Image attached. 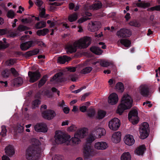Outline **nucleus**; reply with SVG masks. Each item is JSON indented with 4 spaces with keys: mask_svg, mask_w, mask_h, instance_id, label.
<instances>
[{
    "mask_svg": "<svg viewBox=\"0 0 160 160\" xmlns=\"http://www.w3.org/2000/svg\"><path fill=\"white\" fill-rule=\"evenodd\" d=\"M6 154L9 157H12L15 153L13 146L11 145L7 146L5 149Z\"/></svg>",
    "mask_w": 160,
    "mask_h": 160,
    "instance_id": "obj_22",
    "label": "nucleus"
},
{
    "mask_svg": "<svg viewBox=\"0 0 160 160\" xmlns=\"http://www.w3.org/2000/svg\"><path fill=\"white\" fill-rule=\"evenodd\" d=\"M78 15L75 13L69 15L68 17V20L71 22L76 21L78 18Z\"/></svg>",
    "mask_w": 160,
    "mask_h": 160,
    "instance_id": "obj_38",
    "label": "nucleus"
},
{
    "mask_svg": "<svg viewBox=\"0 0 160 160\" xmlns=\"http://www.w3.org/2000/svg\"><path fill=\"white\" fill-rule=\"evenodd\" d=\"M150 10L152 11H160V5H157L155 6L151 7L150 8Z\"/></svg>",
    "mask_w": 160,
    "mask_h": 160,
    "instance_id": "obj_60",
    "label": "nucleus"
},
{
    "mask_svg": "<svg viewBox=\"0 0 160 160\" xmlns=\"http://www.w3.org/2000/svg\"><path fill=\"white\" fill-rule=\"evenodd\" d=\"M46 78V76H44L40 80L38 84V86L39 87H41L45 83L47 80Z\"/></svg>",
    "mask_w": 160,
    "mask_h": 160,
    "instance_id": "obj_51",
    "label": "nucleus"
},
{
    "mask_svg": "<svg viewBox=\"0 0 160 160\" xmlns=\"http://www.w3.org/2000/svg\"><path fill=\"white\" fill-rule=\"evenodd\" d=\"M8 30L7 29H0V35H2L8 33Z\"/></svg>",
    "mask_w": 160,
    "mask_h": 160,
    "instance_id": "obj_59",
    "label": "nucleus"
},
{
    "mask_svg": "<svg viewBox=\"0 0 160 160\" xmlns=\"http://www.w3.org/2000/svg\"><path fill=\"white\" fill-rule=\"evenodd\" d=\"M35 3L38 7L40 8L41 7L43 2L41 0H36Z\"/></svg>",
    "mask_w": 160,
    "mask_h": 160,
    "instance_id": "obj_63",
    "label": "nucleus"
},
{
    "mask_svg": "<svg viewBox=\"0 0 160 160\" xmlns=\"http://www.w3.org/2000/svg\"><path fill=\"white\" fill-rule=\"evenodd\" d=\"M120 125V121L117 118H114L111 119L108 122V127L109 128L112 130H117Z\"/></svg>",
    "mask_w": 160,
    "mask_h": 160,
    "instance_id": "obj_7",
    "label": "nucleus"
},
{
    "mask_svg": "<svg viewBox=\"0 0 160 160\" xmlns=\"http://www.w3.org/2000/svg\"><path fill=\"white\" fill-rule=\"evenodd\" d=\"M121 160H131V156L128 152L123 153L121 156Z\"/></svg>",
    "mask_w": 160,
    "mask_h": 160,
    "instance_id": "obj_29",
    "label": "nucleus"
},
{
    "mask_svg": "<svg viewBox=\"0 0 160 160\" xmlns=\"http://www.w3.org/2000/svg\"><path fill=\"white\" fill-rule=\"evenodd\" d=\"M15 15V13L12 10H9L7 14V17L9 18H12L14 17Z\"/></svg>",
    "mask_w": 160,
    "mask_h": 160,
    "instance_id": "obj_48",
    "label": "nucleus"
},
{
    "mask_svg": "<svg viewBox=\"0 0 160 160\" xmlns=\"http://www.w3.org/2000/svg\"><path fill=\"white\" fill-rule=\"evenodd\" d=\"M92 40L88 37H84L74 42V45L78 48L82 49L87 48L91 43Z\"/></svg>",
    "mask_w": 160,
    "mask_h": 160,
    "instance_id": "obj_3",
    "label": "nucleus"
},
{
    "mask_svg": "<svg viewBox=\"0 0 160 160\" xmlns=\"http://www.w3.org/2000/svg\"><path fill=\"white\" fill-rule=\"evenodd\" d=\"M106 112L103 110H99L98 111L97 118L99 119H102L106 115Z\"/></svg>",
    "mask_w": 160,
    "mask_h": 160,
    "instance_id": "obj_33",
    "label": "nucleus"
},
{
    "mask_svg": "<svg viewBox=\"0 0 160 160\" xmlns=\"http://www.w3.org/2000/svg\"><path fill=\"white\" fill-rule=\"evenodd\" d=\"M35 130L38 132H45L48 130L46 125L43 123H38L34 127Z\"/></svg>",
    "mask_w": 160,
    "mask_h": 160,
    "instance_id": "obj_17",
    "label": "nucleus"
},
{
    "mask_svg": "<svg viewBox=\"0 0 160 160\" xmlns=\"http://www.w3.org/2000/svg\"><path fill=\"white\" fill-rule=\"evenodd\" d=\"M95 132V134L98 138H101L105 135L106 133L105 130L103 128L96 127L93 130Z\"/></svg>",
    "mask_w": 160,
    "mask_h": 160,
    "instance_id": "obj_18",
    "label": "nucleus"
},
{
    "mask_svg": "<svg viewBox=\"0 0 160 160\" xmlns=\"http://www.w3.org/2000/svg\"><path fill=\"white\" fill-rule=\"evenodd\" d=\"M140 138L141 139H143L146 138L148 136L149 131L139 129Z\"/></svg>",
    "mask_w": 160,
    "mask_h": 160,
    "instance_id": "obj_25",
    "label": "nucleus"
},
{
    "mask_svg": "<svg viewBox=\"0 0 160 160\" xmlns=\"http://www.w3.org/2000/svg\"><path fill=\"white\" fill-rule=\"evenodd\" d=\"M143 105L145 106V107L146 108H147L148 107L150 108L152 106V104L151 103V102L149 101H147L144 102L143 103Z\"/></svg>",
    "mask_w": 160,
    "mask_h": 160,
    "instance_id": "obj_57",
    "label": "nucleus"
},
{
    "mask_svg": "<svg viewBox=\"0 0 160 160\" xmlns=\"http://www.w3.org/2000/svg\"><path fill=\"white\" fill-rule=\"evenodd\" d=\"M92 70V67H88L82 69L80 72L82 74H86L90 72Z\"/></svg>",
    "mask_w": 160,
    "mask_h": 160,
    "instance_id": "obj_40",
    "label": "nucleus"
},
{
    "mask_svg": "<svg viewBox=\"0 0 160 160\" xmlns=\"http://www.w3.org/2000/svg\"><path fill=\"white\" fill-rule=\"evenodd\" d=\"M118 101V95L115 93H112L108 96V102L110 105H114L116 104Z\"/></svg>",
    "mask_w": 160,
    "mask_h": 160,
    "instance_id": "obj_11",
    "label": "nucleus"
},
{
    "mask_svg": "<svg viewBox=\"0 0 160 160\" xmlns=\"http://www.w3.org/2000/svg\"><path fill=\"white\" fill-rule=\"evenodd\" d=\"M71 59V58L66 56H64L63 57H59L58 59V63L63 64L66 62H68Z\"/></svg>",
    "mask_w": 160,
    "mask_h": 160,
    "instance_id": "obj_27",
    "label": "nucleus"
},
{
    "mask_svg": "<svg viewBox=\"0 0 160 160\" xmlns=\"http://www.w3.org/2000/svg\"><path fill=\"white\" fill-rule=\"evenodd\" d=\"M90 18L88 17H82L79 19L78 20V22L79 23H81L83 22H84L89 19Z\"/></svg>",
    "mask_w": 160,
    "mask_h": 160,
    "instance_id": "obj_58",
    "label": "nucleus"
},
{
    "mask_svg": "<svg viewBox=\"0 0 160 160\" xmlns=\"http://www.w3.org/2000/svg\"><path fill=\"white\" fill-rule=\"evenodd\" d=\"M96 113L95 110L93 109H90L88 111V116L90 118H93Z\"/></svg>",
    "mask_w": 160,
    "mask_h": 160,
    "instance_id": "obj_43",
    "label": "nucleus"
},
{
    "mask_svg": "<svg viewBox=\"0 0 160 160\" xmlns=\"http://www.w3.org/2000/svg\"><path fill=\"white\" fill-rule=\"evenodd\" d=\"M90 49L91 51L98 55H101L102 52L100 48L94 46L92 47Z\"/></svg>",
    "mask_w": 160,
    "mask_h": 160,
    "instance_id": "obj_30",
    "label": "nucleus"
},
{
    "mask_svg": "<svg viewBox=\"0 0 160 160\" xmlns=\"http://www.w3.org/2000/svg\"><path fill=\"white\" fill-rule=\"evenodd\" d=\"M156 78L157 81L159 82L160 81V67H159L158 69L156 70Z\"/></svg>",
    "mask_w": 160,
    "mask_h": 160,
    "instance_id": "obj_55",
    "label": "nucleus"
},
{
    "mask_svg": "<svg viewBox=\"0 0 160 160\" xmlns=\"http://www.w3.org/2000/svg\"><path fill=\"white\" fill-rule=\"evenodd\" d=\"M27 29V27L22 25H20L18 27L17 30V32L18 33V32H22Z\"/></svg>",
    "mask_w": 160,
    "mask_h": 160,
    "instance_id": "obj_49",
    "label": "nucleus"
},
{
    "mask_svg": "<svg viewBox=\"0 0 160 160\" xmlns=\"http://www.w3.org/2000/svg\"><path fill=\"white\" fill-rule=\"evenodd\" d=\"M101 26V23L99 22H91L89 24L88 30L91 32L96 31L98 30Z\"/></svg>",
    "mask_w": 160,
    "mask_h": 160,
    "instance_id": "obj_12",
    "label": "nucleus"
},
{
    "mask_svg": "<svg viewBox=\"0 0 160 160\" xmlns=\"http://www.w3.org/2000/svg\"><path fill=\"white\" fill-rule=\"evenodd\" d=\"M115 87L119 92H122L124 91V86L123 84L121 82H118L116 84Z\"/></svg>",
    "mask_w": 160,
    "mask_h": 160,
    "instance_id": "obj_37",
    "label": "nucleus"
},
{
    "mask_svg": "<svg viewBox=\"0 0 160 160\" xmlns=\"http://www.w3.org/2000/svg\"><path fill=\"white\" fill-rule=\"evenodd\" d=\"M139 129L149 131L148 124L147 122L142 123L140 125Z\"/></svg>",
    "mask_w": 160,
    "mask_h": 160,
    "instance_id": "obj_32",
    "label": "nucleus"
},
{
    "mask_svg": "<svg viewBox=\"0 0 160 160\" xmlns=\"http://www.w3.org/2000/svg\"><path fill=\"white\" fill-rule=\"evenodd\" d=\"M77 127L74 125H72L67 129V131L68 132H72L75 131L76 130Z\"/></svg>",
    "mask_w": 160,
    "mask_h": 160,
    "instance_id": "obj_46",
    "label": "nucleus"
},
{
    "mask_svg": "<svg viewBox=\"0 0 160 160\" xmlns=\"http://www.w3.org/2000/svg\"><path fill=\"white\" fill-rule=\"evenodd\" d=\"M33 44V42L32 41L23 42L21 44L20 48L22 50L25 51L32 46Z\"/></svg>",
    "mask_w": 160,
    "mask_h": 160,
    "instance_id": "obj_23",
    "label": "nucleus"
},
{
    "mask_svg": "<svg viewBox=\"0 0 160 160\" xmlns=\"http://www.w3.org/2000/svg\"><path fill=\"white\" fill-rule=\"evenodd\" d=\"M100 65L103 67H108L109 66H111L115 68V66L113 63L111 62H108L106 60H101L100 62Z\"/></svg>",
    "mask_w": 160,
    "mask_h": 160,
    "instance_id": "obj_26",
    "label": "nucleus"
},
{
    "mask_svg": "<svg viewBox=\"0 0 160 160\" xmlns=\"http://www.w3.org/2000/svg\"><path fill=\"white\" fill-rule=\"evenodd\" d=\"M88 132L87 128H80L75 132L73 137L71 138L69 135H65L60 131H57L55 136V142L58 144L64 143L67 145L76 146L81 143V139L87 135Z\"/></svg>",
    "mask_w": 160,
    "mask_h": 160,
    "instance_id": "obj_1",
    "label": "nucleus"
},
{
    "mask_svg": "<svg viewBox=\"0 0 160 160\" xmlns=\"http://www.w3.org/2000/svg\"><path fill=\"white\" fill-rule=\"evenodd\" d=\"M8 36L9 37H14L18 35L19 34L17 32V31H16L15 32H8Z\"/></svg>",
    "mask_w": 160,
    "mask_h": 160,
    "instance_id": "obj_54",
    "label": "nucleus"
},
{
    "mask_svg": "<svg viewBox=\"0 0 160 160\" xmlns=\"http://www.w3.org/2000/svg\"><path fill=\"white\" fill-rule=\"evenodd\" d=\"M12 82L14 86H19L22 84L23 80L22 78H18L13 80Z\"/></svg>",
    "mask_w": 160,
    "mask_h": 160,
    "instance_id": "obj_31",
    "label": "nucleus"
},
{
    "mask_svg": "<svg viewBox=\"0 0 160 160\" xmlns=\"http://www.w3.org/2000/svg\"><path fill=\"white\" fill-rule=\"evenodd\" d=\"M40 9V14L39 15L40 17L43 18L44 17L45 14V9L44 8V7L42 6L41 7L39 8Z\"/></svg>",
    "mask_w": 160,
    "mask_h": 160,
    "instance_id": "obj_47",
    "label": "nucleus"
},
{
    "mask_svg": "<svg viewBox=\"0 0 160 160\" xmlns=\"http://www.w3.org/2000/svg\"><path fill=\"white\" fill-rule=\"evenodd\" d=\"M49 30L48 29L44 28L42 30H38L37 31V34L39 36H44L48 32Z\"/></svg>",
    "mask_w": 160,
    "mask_h": 160,
    "instance_id": "obj_36",
    "label": "nucleus"
},
{
    "mask_svg": "<svg viewBox=\"0 0 160 160\" xmlns=\"http://www.w3.org/2000/svg\"><path fill=\"white\" fill-rule=\"evenodd\" d=\"M47 23L49 25V27L51 28L54 27L55 25V22H52L51 20H48Z\"/></svg>",
    "mask_w": 160,
    "mask_h": 160,
    "instance_id": "obj_61",
    "label": "nucleus"
},
{
    "mask_svg": "<svg viewBox=\"0 0 160 160\" xmlns=\"http://www.w3.org/2000/svg\"><path fill=\"white\" fill-rule=\"evenodd\" d=\"M116 34L119 38H124L130 36L132 34V32L129 29L122 28L118 31Z\"/></svg>",
    "mask_w": 160,
    "mask_h": 160,
    "instance_id": "obj_8",
    "label": "nucleus"
},
{
    "mask_svg": "<svg viewBox=\"0 0 160 160\" xmlns=\"http://www.w3.org/2000/svg\"><path fill=\"white\" fill-rule=\"evenodd\" d=\"M40 104V101L38 100H36L33 101L32 102V107L33 108H35L37 107L38 105Z\"/></svg>",
    "mask_w": 160,
    "mask_h": 160,
    "instance_id": "obj_53",
    "label": "nucleus"
},
{
    "mask_svg": "<svg viewBox=\"0 0 160 160\" xmlns=\"http://www.w3.org/2000/svg\"><path fill=\"white\" fill-rule=\"evenodd\" d=\"M40 157V153L36 151L34 147H30L27 149L26 157L28 160H38Z\"/></svg>",
    "mask_w": 160,
    "mask_h": 160,
    "instance_id": "obj_4",
    "label": "nucleus"
},
{
    "mask_svg": "<svg viewBox=\"0 0 160 160\" xmlns=\"http://www.w3.org/2000/svg\"><path fill=\"white\" fill-rule=\"evenodd\" d=\"M123 141L126 145L129 146L133 145L135 142L133 136L130 134L125 135Z\"/></svg>",
    "mask_w": 160,
    "mask_h": 160,
    "instance_id": "obj_16",
    "label": "nucleus"
},
{
    "mask_svg": "<svg viewBox=\"0 0 160 160\" xmlns=\"http://www.w3.org/2000/svg\"><path fill=\"white\" fill-rule=\"evenodd\" d=\"M102 6V2L99 1H98L96 2L92 5H90L88 4L86 5L85 7V9L86 10H97L101 8Z\"/></svg>",
    "mask_w": 160,
    "mask_h": 160,
    "instance_id": "obj_9",
    "label": "nucleus"
},
{
    "mask_svg": "<svg viewBox=\"0 0 160 160\" xmlns=\"http://www.w3.org/2000/svg\"><path fill=\"white\" fill-rule=\"evenodd\" d=\"M28 75L30 78L29 81L31 82H34L36 81L40 77V74L38 72H32L29 71L28 72Z\"/></svg>",
    "mask_w": 160,
    "mask_h": 160,
    "instance_id": "obj_14",
    "label": "nucleus"
},
{
    "mask_svg": "<svg viewBox=\"0 0 160 160\" xmlns=\"http://www.w3.org/2000/svg\"><path fill=\"white\" fill-rule=\"evenodd\" d=\"M108 147V143L104 141L97 142H96L94 144V148L98 150H105Z\"/></svg>",
    "mask_w": 160,
    "mask_h": 160,
    "instance_id": "obj_10",
    "label": "nucleus"
},
{
    "mask_svg": "<svg viewBox=\"0 0 160 160\" xmlns=\"http://www.w3.org/2000/svg\"><path fill=\"white\" fill-rule=\"evenodd\" d=\"M68 78L73 82H75L77 79L76 75L75 74L70 75L68 77Z\"/></svg>",
    "mask_w": 160,
    "mask_h": 160,
    "instance_id": "obj_56",
    "label": "nucleus"
},
{
    "mask_svg": "<svg viewBox=\"0 0 160 160\" xmlns=\"http://www.w3.org/2000/svg\"><path fill=\"white\" fill-rule=\"evenodd\" d=\"M150 4L149 3L143 2H137L136 4V5L138 7L142 8L149 7L150 6Z\"/></svg>",
    "mask_w": 160,
    "mask_h": 160,
    "instance_id": "obj_41",
    "label": "nucleus"
},
{
    "mask_svg": "<svg viewBox=\"0 0 160 160\" xmlns=\"http://www.w3.org/2000/svg\"><path fill=\"white\" fill-rule=\"evenodd\" d=\"M2 131L0 134L3 137L5 136L6 134L7 130L6 127L4 126H2L1 127Z\"/></svg>",
    "mask_w": 160,
    "mask_h": 160,
    "instance_id": "obj_52",
    "label": "nucleus"
},
{
    "mask_svg": "<svg viewBox=\"0 0 160 160\" xmlns=\"http://www.w3.org/2000/svg\"><path fill=\"white\" fill-rule=\"evenodd\" d=\"M95 132L93 130L88 135L86 139V143L87 144H90L96 138H98L95 134Z\"/></svg>",
    "mask_w": 160,
    "mask_h": 160,
    "instance_id": "obj_20",
    "label": "nucleus"
},
{
    "mask_svg": "<svg viewBox=\"0 0 160 160\" xmlns=\"http://www.w3.org/2000/svg\"><path fill=\"white\" fill-rule=\"evenodd\" d=\"M83 153V156L86 159L91 158L97 154L96 151L89 146L84 147Z\"/></svg>",
    "mask_w": 160,
    "mask_h": 160,
    "instance_id": "obj_6",
    "label": "nucleus"
},
{
    "mask_svg": "<svg viewBox=\"0 0 160 160\" xmlns=\"http://www.w3.org/2000/svg\"><path fill=\"white\" fill-rule=\"evenodd\" d=\"M78 47H76L74 45V43L73 44H69L67 45L66 47V50L67 53H72L75 52L76 51Z\"/></svg>",
    "mask_w": 160,
    "mask_h": 160,
    "instance_id": "obj_24",
    "label": "nucleus"
},
{
    "mask_svg": "<svg viewBox=\"0 0 160 160\" xmlns=\"http://www.w3.org/2000/svg\"><path fill=\"white\" fill-rule=\"evenodd\" d=\"M121 134L119 131L113 133L111 137V141L114 143L119 142L121 140Z\"/></svg>",
    "mask_w": 160,
    "mask_h": 160,
    "instance_id": "obj_15",
    "label": "nucleus"
},
{
    "mask_svg": "<svg viewBox=\"0 0 160 160\" xmlns=\"http://www.w3.org/2000/svg\"><path fill=\"white\" fill-rule=\"evenodd\" d=\"M128 119L129 121L133 125L138 123L139 119L137 108H134L130 111L128 114Z\"/></svg>",
    "mask_w": 160,
    "mask_h": 160,
    "instance_id": "obj_5",
    "label": "nucleus"
},
{
    "mask_svg": "<svg viewBox=\"0 0 160 160\" xmlns=\"http://www.w3.org/2000/svg\"><path fill=\"white\" fill-rule=\"evenodd\" d=\"M148 89V87L147 85H142L139 87V91L142 95L147 97L149 92Z\"/></svg>",
    "mask_w": 160,
    "mask_h": 160,
    "instance_id": "obj_21",
    "label": "nucleus"
},
{
    "mask_svg": "<svg viewBox=\"0 0 160 160\" xmlns=\"http://www.w3.org/2000/svg\"><path fill=\"white\" fill-rule=\"evenodd\" d=\"M121 43L125 47L129 48L130 46L131 42L127 39H121L120 41Z\"/></svg>",
    "mask_w": 160,
    "mask_h": 160,
    "instance_id": "obj_34",
    "label": "nucleus"
},
{
    "mask_svg": "<svg viewBox=\"0 0 160 160\" xmlns=\"http://www.w3.org/2000/svg\"><path fill=\"white\" fill-rule=\"evenodd\" d=\"M55 112L52 110H48L42 113V117L45 119L48 120L53 119L56 116Z\"/></svg>",
    "mask_w": 160,
    "mask_h": 160,
    "instance_id": "obj_13",
    "label": "nucleus"
},
{
    "mask_svg": "<svg viewBox=\"0 0 160 160\" xmlns=\"http://www.w3.org/2000/svg\"><path fill=\"white\" fill-rule=\"evenodd\" d=\"M32 55H34L38 54L39 52V50L38 49H36L33 50L31 51Z\"/></svg>",
    "mask_w": 160,
    "mask_h": 160,
    "instance_id": "obj_64",
    "label": "nucleus"
},
{
    "mask_svg": "<svg viewBox=\"0 0 160 160\" xmlns=\"http://www.w3.org/2000/svg\"><path fill=\"white\" fill-rule=\"evenodd\" d=\"M4 42H3L2 41H0V49H3L7 48L9 44L6 42V39L4 38L3 39Z\"/></svg>",
    "mask_w": 160,
    "mask_h": 160,
    "instance_id": "obj_39",
    "label": "nucleus"
},
{
    "mask_svg": "<svg viewBox=\"0 0 160 160\" xmlns=\"http://www.w3.org/2000/svg\"><path fill=\"white\" fill-rule=\"evenodd\" d=\"M24 131V127L23 126H22L20 124H18L16 129L14 131V134L15 135H17L18 134H21Z\"/></svg>",
    "mask_w": 160,
    "mask_h": 160,
    "instance_id": "obj_28",
    "label": "nucleus"
},
{
    "mask_svg": "<svg viewBox=\"0 0 160 160\" xmlns=\"http://www.w3.org/2000/svg\"><path fill=\"white\" fill-rule=\"evenodd\" d=\"M10 75L9 71L8 69H5L2 73V76L3 78H7Z\"/></svg>",
    "mask_w": 160,
    "mask_h": 160,
    "instance_id": "obj_45",
    "label": "nucleus"
},
{
    "mask_svg": "<svg viewBox=\"0 0 160 160\" xmlns=\"http://www.w3.org/2000/svg\"><path fill=\"white\" fill-rule=\"evenodd\" d=\"M62 75V73L61 72H60L56 74L51 79V81H60L59 79L61 78V77Z\"/></svg>",
    "mask_w": 160,
    "mask_h": 160,
    "instance_id": "obj_35",
    "label": "nucleus"
},
{
    "mask_svg": "<svg viewBox=\"0 0 160 160\" xmlns=\"http://www.w3.org/2000/svg\"><path fill=\"white\" fill-rule=\"evenodd\" d=\"M132 103V100L131 97L128 94H124L121 99L120 104L119 105L117 112L121 115L123 111L130 108Z\"/></svg>",
    "mask_w": 160,
    "mask_h": 160,
    "instance_id": "obj_2",
    "label": "nucleus"
},
{
    "mask_svg": "<svg viewBox=\"0 0 160 160\" xmlns=\"http://www.w3.org/2000/svg\"><path fill=\"white\" fill-rule=\"evenodd\" d=\"M46 23L44 21L39 22L36 24L35 27L37 29H39L45 27L46 26Z\"/></svg>",
    "mask_w": 160,
    "mask_h": 160,
    "instance_id": "obj_42",
    "label": "nucleus"
},
{
    "mask_svg": "<svg viewBox=\"0 0 160 160\" xmlns=\"http://www.w3.org/2000/svg\"><path fill=\"white\" fill-rule=\"evenodd\" d=\"M146 150L145 145H142L138 147L134 151L135 154L138 156H142L143 155L144 152Z\"/></svg>",
    "mask_w": 160,
    "mask_h": 160,
    "instance_id": "obj_19",
    "label": "nucleus"
},
{
    "mask_svg": "<svg viewBox=\"0 0 160 160\" xmlns=\"http://www.w3.org/2000/svg\"><path fill=\"white\" fill-rule=\"evenodd\" d=\"M64 157L60 155H54L52 158V160H63Z\"/></svg>",
    "mask_w": 160,
    "mask_h": 160,
    "instance_id": "obj_44",
    "label": "nucleus"
},
{
    "mask_svg": "<svg viewBox=\"0 0 160 160\" xmlns=\"http://www.w3.org/2000/svg\"><path fill=\"white\" fill-rule=\"evenodd\" d=\"M15 60L13 59H11L6 61V65L7 66H10L13 65L15 62Z\"/></svg>",
    "mask_w": 160,
    "mask_h": 160,
    "instance_id": "obj_50",
    "label": "nucleus"
},
{
    "mask_svg": "<svg viewBox=\"0 0 160 160\" xmlns=\"http://www.w3.org/2000/svg\"><path fill=\"white\" fill-rule=\"evenodd\" d=\"M32 56V55L31 51L27 52L24 54V56L27 58Z\"/></svg>",
    "mask_w": 160,
    "mask_h": 160,
    "instance_id": "obj_62",
    "label": "nucleus"
}]
</instances>
